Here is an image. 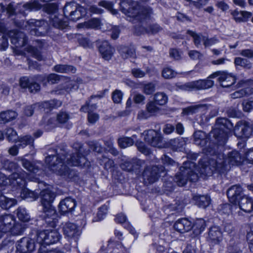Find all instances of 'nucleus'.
<instances>
[{
    "mask_svg": "<svg viewBox=\"0 0 253 253\" xmlns=\"http://www.w3.org/2000/svg\"><path fill=\"white\" fill-rule=\"evenodd\" d=\"M82 148L80 147L78 152L69 155L68 157L66 153L63 151L60 154H49L45 158V163L48 166L50 169L58 175L65 178H71L74 175V172L71 170L65 165V160L70 166L87 167L89 166L86 159L82 153Z\"/></svg>",
    "mask_w": 253,
    "mask_h": 253,
    "instance_id": "1",
    "label": "nucleus"
},
{
    "mask_svg": "<svg viewBox=\"0 0 253 253\" xmlns=\"http://www.w3.org/2000/svg\"><path fill=\"white\" fill-rule=\"evenodd\" d=\"M243 161V158L235 150L229 152L227 156L222 154L214 155L209 159L203 158L200 160V172L207 176L212 175L214 171L222 173L228 170L231 165H239Z\"/></svg>",
    "mask_w": 253,
    "mask_h": 253,
    "instance_id": "2",
    "label": "nucleus"
},
{
    "mask_svg": "<svg viewBox=\"0 0 253 253\" xmlns=\"http://www.w3.org/2000/svg\"><path fill=\"white\" fill-rule=\"evenodd\" d=\"M122 10L130 19L128 20L133 23L140 22L144 24L150 19L151 15L153 14L152 9L149 6H140L136 2H132L127 8L126 2H122Z\"/></svg>",
    "mask_w": 253,
    "mask_h": 253,
    "instance_id": "3",
    "label": "nucleus"
},
{
    "mask_svg": "<svg viewBox=\"0 0 253 253\" xmlns=\"http://www.w3.org/2000/svg\"><path fill=\"white\" fill-rule=\"evenodd\" d=\"M59 76L55 74H50L47 77L38 75L33 77H23L19 80L20 86L23 88H28L31 93H36L40 89L38 82H47L55 84L59 80Z\"/></svg>",
    "mask_w": 253,
    "mask_h": 253,
    "instance_id": "4",
    "label": "nucleus"
},
{
    "mask_svg": "<svg viewBox=\"0 0 253 253\" xmlns=\"http://www.w3.org/2000/svg\"><path fill=\"white\" fill-rule=\"evenodd\" d=\"M233 128V124L227 119L218 118L216 120V126L210 132V136L214 138L216 142L223 145L226 142L228 133Z\"/></svg>",
    "mask_w": 253,
    "mask_h": 253,
    "instance_id": "5",
    "label": "nucleus"
},
{
    "mask_svg": "<svg viewBox=\"0 0 253 253\" xmlns=\"http://www.w3.org/2000/svg\"><path fill=\"white\" fill-rule=\"evenodd\" d=\"M194 166V164L190 161L185 162L183 164V166L180 168V171L176 174L173 179L178 186H184L188 180L195 182L198 180L197 174L192 169Z\"/></svg>",
    "mask_w": 253,
    "mask_h": 253,
    "instance_id": "6",
    "label": "nucleus"
},
{
    "mask_svg": "<svg viewBox=\"0 0 253 253\" xmlns=\"http://www.w3.org/2000/svg\"><path fill=\"white\" fill-rule=\"evenodd\" d=\"M61 236L56 230H45L38 231L34 238L40 245H48L57 242Z\"/></svg>",
    "mask_w": 253,
    "mask_h": 253,
    "instance_id": "7",
    "label": "nucleus"
},
{
    "mask_svg": "<svg viewBox=\"0 0 253 253\" xmlns=\"http://www.w3.org/2000/svg\"><path fill=\"white\" fill-rule=\"evenodd\" d=\"M193 137L194 143L197 145L204 147L205 153L209 155L214 154L215 152L213 148L215 146L213 147H210L211 142L206 133L201 130L196 131L194 132Z\"/></svg>",
    "mask_w": 253,
    "mask_h": 253,
    "instance_id": "8",
    "label": "nucleus"
},
{
    "mask_svg": "<svg viewBox=\"0 0 253 253\" xmlns=\"http://www.w3.org/2000/svg\"><path fill=\"white\" fill-rule=\"evenodd\" d=\"M28 178V175L25 171L14 172L8 177L7 186L18 187L21 190L26 186V179Z\"/></svg>",
    "mask_w": 253,
    "mask_h": 253,
    "instance_id": "9",
    "label": "nucleus"
},
{
    "mask_svg": "<svg viewBox=\"0 0 253 253\" xmlns=\"http://www.w3.org/2000/svg\"><path fill=\"white\" fill-rule=\"evenodd\" d=\"M42 212L40 215V218L50 227H55L58 221L59 216L56 210L53 207L42 209Z\"/></svg>",
    "mask_w": 253,
    "mask_h": 253,
    "instance_id": "10",
    "label": "nucleus"
},
{
    "mask_svg": "<svg viewBox=\"0 0 253 253\" xmlns=\"http://www.w3.org/2000/svg\"><path fill=\"white\" fill-rule=\"evenodd\" d=\"M210 76L207 80H199L196 81L187 83L183 85L186 90L206 89L212 87L213 81L210 80Z\"/></svg>",
    "mask_w": 253,
    "mask_h": 253,
    "instance_id": "11",
    "label": "nucleus"
},
{
    "mask_svg": "<svg viewBox=\"0 0 253 253\" xmlns=\"http://www.w3.org/2000/svg\"><path fill=\"white\" fill-rule=\"evenodd\" d=\"M252 131L253 127L250 123L243 120L239 121L234 127V134L239 138H248Z\"/></svg>",
    "mask_w": 253,
    "mask_h": 253,
    "instance_id": "12",
    "label": "nucleus"
},
{
    "mask_svg": "<svg viewBox=\"0 0 253 253\" xmlns=\"http://www.w3.org/2000/svg\"><path fill=\"white\" fill-rule=\"evenodd\" d=\"M164 169L163 166L159 168L157 166H153L146 168L143 173L144 181L149 184L155 182L158 180L160 173L164 171Z\"/></svg>",
    "mask_w": 253,
    "mask_h": 253,
    "instance_id": "13",
    "label": "nucleus"
},
{
    "mask_svg": "<svg viewBox=\"0 0 253 253\" xmlns=\"http://www.w3.org/2000/svg\"><path fill=\"white\" fill-rule=\"evenodd\" d=\"M219 77L218 80L223 87H228L235 83V78L232 74L225 71H216L210 76L211 79Z\"/></svg>",
    "mask_w": 253,
    "mask_h": 253,
    "instance_id": "14",
    "label": "nucleus"
},
{
    "mask_svg": "<svg viewBox=\"0 0 253 253\" xmlns=\"http://www.w3.org/2000/svg\"><path fill=\"white\" fill-rule=\"evenodd\" d=\"M144 140L149 145L155 147H161L162 146V137L161 134L154 129H149L144 131Z\"/></svg>",
    "mask_w": 253,
    "mask_h": 253,
    "instance_id": "15",
    "label": "nucleus"
},
{
    "mask_svg": "<svg viewBox=\"0 0 253 253\" xmlns=\"http://www.w3.org/2000/svg\"><path fill=\"white\" fill-rule=\"evenodd\" d=\"M15 223V217L11 214H6L0 216V238L10 231Z\"/></svg>",
    "mask_w": 253,
    "mask_h": 253,
    "instance_id": "16",
    "label": "nucleus"
},
{
    "mask_svg": "<svg viewBox=\"0 0 253 253\" xmlns=\"http://www.w3.org/2000/svg\"><path fill=\"white\" fill-rule=\"evenodd\" d=\"M7 35L10 38L11 43L17 47L23 46L27 42L28 39L22 32L10 30L8 32Z\"/></svg>",
    "mask_w": 253,
    "mask_h": 253,
    "instance_id": "17",
    "label": "nucleus"
},
{
    "mask_svg": "<svg viewBox=\"0 0 253 253\" xmlns=\"http://www.w3.org/2000/svg\"><path fill=\"white\" fill-rule=\"evenodd\" d=\"M16 252L19 253H30L35 248L34 241L28 237H24L16 243Z\"/></svg>",
    "mask_w": 253,
    "mask_h": 253,
    "instance_id": "18",
    "label": "nucleus"
},
{
    "mask_svg": "<svg viewBox=\"0 0 253 253\" xmlns=\"http://www.w3.org/2000/svg\"><path fill=\"white\" fill-rule=\"evenodd\" d=\"M64 236L68 239H73L76 241L81 234L79 228L75 224L71 222L65 223L62 227Z\"/></svg>",
    "mask_w": 253,
    "mask_h": 253,
    "instance_id": "19",
    "label": "nucleus"
},
{
    "mask_svg": "<svg viewBox=\"0 0 253 253\" xmlns=\"http://www.w3.org/2000/svg\"><path fill=\"white\" fill-rule=\"evenodd\" d=\"M44 24V21L31 19L26 22L25 27L26 30L30 31L32 35L40 36H42L43 33L40 29Z\"/></svg>",
    "mask_w": 253,
    "mask_h": 253,
    "instance_id": "20",
    "label": "nucleus"
},
{
    "mask_svg": "<svg viewBox=\"0 0 253 253\" xmlns=\"http://www.w3.org/2000/svg\"><path fill=\"white\" fill-rule=\"evenodd\" d=\"M243 192V188L240 185L232 186L227 191V195L229 201L234 205L237 204L239 200L244 195Z\"/></svg>",
    "mask_w": 253,
    "mask_h": 253,
    "instance_id": "21",
    "label": "nucleus"
},
{
    "mask_svg": "<svg viewBox=\"0 0 253 253\" xmlns=\"http://www.w3.org/2000/svg\"><path fill=\"white\" fill-rule=\"evenodd\" d=\"M76 206L75 199L70 197L66 198L60 201L58 205L59 211L62 214L71 213Z\"/></svg>",
    "mask_w": 253,
    "mask_h": 253,
    "instance_id": "22",
    "label": "nucleus"
},
{
    "mask_svg": "<svg viewBox=\"0 0 253 253\" xmlns=\"http://www.w3.org/2000/svg\"><path fill=\"white\" fill-rule=\"evenodd\" d=\"M81 79H77V81H71L68 83L66 85L62 87L58 86L57 89L52 91L55 94L60 95L65 94V92H69L72 90H76L79 88V84L82 83Z\"/></svg>",
    "mask_w": 253,
    "mask_h": 253,
    "instance_id": "23",
    "label": "nucleus"
},
{
    "mask_svg": "<svg viewBox=\"0 0 253 253\" xmlns=\"http://www.w3.org/2000/svg\"><path fill=\"white\" fill-rule=\"evenodd\" d=\"M163 28L158 24H152L147 28L141 25L135 29V32L137 35H140L144 34H155L162 30Z\"/></svg>",
    "mask_w": 253,
    "mask_h": 253,
    "instance_id": "24",
    "label": "nucleus"
},
{
    "mask_svg": "<svg viewBox=\"0 0 253 253\" xmlns=\"http://www.w3.org/2000/svg\"><path fill=\"white\" fill-rule=\"evenodd\" d=\"M240 209L246 212L253 211V199L247 195H243L237 202Z\"/></svg>",
    "mask_w": 253,
    "mask_h": 253,
    "instance_id": "25",
    "label": "nucleus"
},
{
    "mask_svg": "<svg viewBox=\"0 0 253 253\" xmlns=\"http://www.w3.org/2000/svg\"><path fill=\"white\" fill-rule=\"evenodd\" d=\"M40 195L41 202L43 209L52 207L51 203L55 198V195L53 192L48 189L43 190L40 192Z\"/></svg>",
    "mask_w": 253,
    "mask_h": 253,
    "instance_id": "26",
    "label": "nucleus"
},
{
    "mask_svg": "<svg viewBox=\"0 0 253 253\" xmlns=\"http://www.w3.org/2000/svg\"><path fill=\"white\" fill-rule=\"evenodd\" d=\"M222 233L218 227L213 226L210 229L208 241L211 244H217L222 240Z\"/></svg>",
    "mask_w": 253,
    "mask_h": 253,
    "instance_id": "27",
    "label": "nucleus"
},
{
    "mask_svg": "<svg viewBox=\"0 0 253 253\" xmlns=\"http://www.w3.org/2000/svg\"><path fill=\"white\" fill-rule=\"evenodd\" d=\"M173 227L176 231L183 233L192 229V223L187 218H181L175 222Z\"/></svg>",
    "mask_w": 253,
    "mask_h": 253,
    "instance_id": "28",
    "label": "nucleus"
},
{
    "mask_svg": "<svg viewBox=\"0 0 253 253\" xmlns=\"http://www.w3.org/2000/svg\"><path fill=\"white\" fill-rule=\"evenodd\" d=\"M99 51L104 59L109 60L111 58L114 49L107 41H103L99 46Z\"/></svg>",
    "mask_w": 253,
    "mask_h": 253,
    "instance_id": "29",
    "label": "nucleus"
},
{
    "mask_svg": "<svg viewBox=\"0 0 253 253\" xmlns=\"http://www.w3.org/2000/svg\"><path fill=\"white\" fill-rule=\"evenodd\" d=\"M208 107L206 105H196L184 108L182 113L185 115H191L196 113L205 114L206 113Z\"/></svg>",
    "mask_w": 253,
    "mask_h": 253,
    "instance_id": "30",
    "label": "nucleus"
},
{
    "mask_svg": "<svg viewBox=\"0 0 253 253\" xmlns=\"http://www.w3.org/2000/svg\"><path fill=\"white\" fill-rule=\"evenodd\" d=\"M17 113L12 110H7L0 113V124H5L9 123L17 117Z\"/></svg>",
    "mask_w": 253,
    "mask_h": 253,
    "instance_id": "31",
    "label": "nucleus"
},
{
    "mask_svg": "<svg viewBox=\"0 0 253 253\" xmlns=\"http://www.w3.org/2000/svg\"><path fill=\"white\" fill-rule=\"evenodd\" d=\"M205 221L202 218L197 219L193 225H192L193 232L195 236L200 235L206 227Z\"/></svg>",
    "mask_w": 253,
    "mask_h": 253,
    "instance_id": "32",
    "label": "nucleus"
},
{
    "mask_svg": "<svg viewBox=\"0 0 253 253\" xmlns=\"http://www.w3.org/2000/svg\"><path fill=\"white\" fill-rule=\"evenodd\" d=\"M50 22L53 27L59 29H64L68 26L67 22L63 21L56 15H50Z\"/></svg>",
    "mask_w": 253,
    "mask_h": 253,
    "instance_id": "33",
    "label": "nucleus"
},
{
    "mask_svg": "<svg viewBox=\"0 0 253 253\" xmlns=\"http://www.w3.org/2000/svg\"><path fill=\"white\" fill-rule=\"evenodd\" d=\"M50 22L53 27L59 29H64L68 26L67 22L63 21L56 15H50Z\"/></svg>",
    "mask_w": 253,
    "mask_h": 253,
    "instance_id": "34",
    "label": "nucleus"
},
{
    "mask_svg": "<svg viewBox=\"0 0 253 253\" xmlns=\"http://www.w3.org/2000/svg\"><path fill=\"white\" fill-rule=\"evenodd\" d=\"M119 52L124 59L129 57L135 58L136 55L135 50L133 47L121 46L119 48Z\"/></svg>",
    "mask_w": 253,
    "mask_h": 253,
    "instance_id": "35",
    "label": "nucleus"
},
{
    "mask_svg": "<svg viewBox=\"0 0 253 253\" xmlns=\"http://www.w3.org/2000/svg\"><path fill=\"white\" fill-rule=\"evenodd\" d=\"M17 204L16 200L14 198H9L0 195V206L3 209H8Z\"/></svg>",
    "mask_w": 253,
    "mask_h": 253,
    "instance_id": "36",
    "label": "nucleus"
},
{
    "mask_svg": "<svg viewBox=\"0 0 253 253\" xmlns=\"http://www.w3.org/2000/svg\"><path fill=\"white\" fill-rule=\"evenodd\" d=\"M86 13V9L83 6L79 5L77 9L73 11L68 19L73 21H76L85 16Z\"/></svg>",
    "mask_w": 253,
    "mask_h": 253,
    "instance_id": "37",
    "label": "nucleus"
},
{
    "mask_svg": "<svg viewBox=\"0 0 253 253\" xmlns=\"http://www.w3.org/2000/svg\"><path fill=\"white\" fill-rule=\"evenodd\" d=\"M20 196L23 199H29L31 201H34L38 198V193L31 191L25 187L21 190Z\"/></svg>",
    "mask_w": 253,
    "mask_h": 253,
    "instance_id": "38",
    "label": "nucleus"
},
{
    "mask_svg": "<svg viewBox=\"0 0 253 253\" xmlns=\"http://www.w3.org/2000/svg\"><path fill=\"white\" fill-rule=\"evenodd\" d=\"M187 34L193 38V42L196 46L198 47L201 45V42H204L206 36L201 33H197L195 32L187 30Z\"/></svg>",
    "mask_w": 253,
    "mask_h": 253,
    "instance_id": "39",
    "label": "nucleus"
},
{
    "mask_svg": "<svg viewBox=\"0 0 253 253\" xmlns=\"http://www.w3.org/2000/svg\"><path fill=\"white\" fill-rule=\"evenodd\" d=\"M137 136L133 134L130 137H123L118 139L119 146L122 148H126L127 147L132 146L134 143V138H136Z\"/></svg>",
    "mask_w": 253,
    "mask_h": 253,
    "instance_id": "40",
    "label": "nucleus"
},
{
    "mask_svg": "<svg viewBox=\"0 0 253 253\" xmlns=\"http://www.w3.org/2000/svg\"><path fill=\"white\" fill-rule=\"evenodd\" d=\"M54 70L61 73H74L76 70L74 67L67 65H57L54 67Z\"/></svg>",
    "mask_w": 253,
    "mask_h": 253,
    "instance_id": "41",
    "label": "nucleus"
},
{
    "mask_svg": "<svg viewBox=\"0 0 253 253\" xmlns=\"http://www.w3.org/2000/svg\"><path fill=\"white\" fill-rule=\"evenodd\" d=\"M100 21L97 18L91 19L84 23L78 24V27L79 28H97L100 25Z\"/></svg>",
    "mask_w": 253,
    "mask_h": 253,
    "instance_id": "42",
    "label": "nucleus"
},
{
    "mask_svg": "<svg viewBox=\"0 0 253 253\" xmlns=\"http://www.w3.org/2000/svg\"><path fill=\"white\" fill-rule=\"evenodd\" d=\"M18 165L16 163L7 159H1L0 162V168L5 170L12 171L17 169Z\"/></svg>",
    "mask_w": 253,
    "mask_h": 253,
    "instance_id": "43",
    "label": "nucleus"
},
{
    "mask_svg": "<svg viewBox=\"0 0 253 253\" xmlns=\"http://www.w3.org/2000/svg\"><path fill=\"white\" fill-rule=\"evenodd\" d=\"M234 64L236 66H240L247 69L252 67V63L248 59L240 57L235 58Z\"/></svg>",
    "mask_w": 253,
    "mask_h": 253,
    "instance_id": "44",
    "label": "nucleus"
},
{
    "mask_svg": "<svg viewBox=\"0 0 253 253\" xmlns=\"http://www.w3.org/2000/svg\"><path fill=\"white\" fill-rule=\"evenodd\" d=\"M197 205L200 208H205L210 203V198L208 196H199L194 197Z\"/></svg>",
    "mask_w": 253,
    "mask_h": 253,
    "instance_id": "45",
    "label": "nucleus"
},
{
    "mask_svg": "<svg viewBox=\"0 0 253 253\" xmlns=\"http://www.w3.org/2000/svg\"><path fill=\"white\" fill-rule=\"evenodd\" d=\"M79 5L77 3L73 1L67 3L63 8L64 16L68 18L73 11L77 9Z\"/></svg>",
    "mask_w": 253,
    "mask_h": 253,
    "instance_id": "46",
    "label": "nucleus"
},
{
    "mask_svg": "<svg viewBox=\"0 0 253 253\" xmlns=\"http://www.w3.org/2000/svg\"><path fill=\"white\" fill-rule=\"evenodd\" d=\"M186 140L184 138L179 137L170 140V144L172 147L176 149L181 150L186 145Z\"/></svg>",
    "mask_w": 253,
    "mask_h": 253,
    "instance_id": "47",
    "label": "nucleus"
},
{
    "mask_svg": "<svg viewBox=\"0 0 253 253\" xmlns=\"http://www.w3.org/2000/svg\"><path fill=\"white\" fill-rule=\"evenodd\" d=\"M154 102L159 105H165L168 101V97L164 92H157L154 96Z\"/></svg>",
    "mask_w": 253,
    "mask_h": 253,
    "instance_id": "48",
    "label": "nucleus"
},
{
    "mask_svg": "<svg viewBox=\"0 0 253 253\" xmlns=\"http://www.w3.org/2000/svg\"><path fill=\"white\" fill-rule=\"evenodd\" d=\"M17 215L18 218L23 222H27L30 218L29 214L24 208L19 207L17 209Z\"/></svg>",
    "mask_w": 253,
    "mask_h": 253,
    "instance_id": "49",
    "label": "nucleus"
},
{
    "mask_svg": "<svg viewBox=\"0 0 253 253\" xmlns=\"http://www.w3.org/2000/svg\"><path fill=\"white\" fill-rule=\"evenodd\" d=\"M108 207L107 205H104L100 207L98 209V211L97 213L96 217H95L93 221H99L102 220L106 216Z\"/></svg>",
    "mask_w": 253,
    "mask_h": 253,
    "instance_id": "50",
    "label": "nucleus"
},
{
    "mask_svg": "<svg viewBox=\"0 0 253 253\" xmlns=\"http://www.w3.org/2000/svg\"><path fill=\"white\" fill-rule=\"evenodd\" d=\"M22 7L26 10H38L41 8V5L37 1H33L24 4Z\"/></svg>",
    "mask_w": 253,
    "mask_h": 253,
    "instance_id": "51",
    "label": "nucleus"
},
{
    "mask_svg": "<svg viewBox=\"0 0 253 253\" xmlns=\"http://www.w3.org/2000/svg\"><path fill=\"white\" fill-rule=\"evenodd\" d=\"M18 142L19 143L18 144L19 147L24 148L28 145H31L33 143L34 139L33 137L30 135H26L22 137H21L19 139Z\"/></svg>",
    "mask_w": 253,
    "mask_h": 253,
    "instance_id": "52",
    "label": "nucleus"
},
{
    "mask_svg": "<svg viewBox=\"0 0 253 253\" xmlns=\"http://www.w3.org/2000/svg\"><path fill=\"white\" fill-rule=\"evenodd\" d=\"M24 231V225L18 222H16L12 226L10 231L14 235H18L22 234Z\"/></svg>",
    "mask_w": 253,
    "mask_h": 253,
    "instance_id": "53",
    "label": "nucleus"
},
{
    "mask_svg": "<svg viewBox=\"0 0 253 253\" xmlns=\"http://www.w3.org/2000/svg\"><path fill=\"white\" fill-rule=\"evenodd\" d=\"M156 104L155 102L151 101L148 102L146 105V110L151 116L155 115L160 111V108L156 105Z\"/></svg>",
    "mask_w": 253,
    "mask_h": 253,
    "instance_id": "54",
    "label": "nucleus"
},
{
    "mask_svg": "<svg viewBox=\"0 0 253 253\" xmlns=\"http://www.w3.org/2000/svg\"><path fill=\"white\" fill-rule=\"evenodd\" d=\"M22 164L23 167L29 171L35 173L38 170V167L36 166L26 159H23L22 160Z\"/></svg>",
    "mask_w": 253,
    "mask_h": 253,
    "instance_id": "55",
    "label": "nucleus"
},
{
    "mask_svg": "<svg viewBox=\"0 0 253 253\" xmlns=\"http://www.w3.org/2000/svg\"><path fill=\"white\" fill-rule=\"evenodd\" d=\"M27 51L33 57L41 61L42 59V55L41 54L40 51L36 47L32 46H30L27 48Z\"/></svg>",
    "mask_w": 253,
    "mask_h": 253,
    "instance_id": "56",
    "label": "nucleus"
},
{
    "mask_svg": "<svg viewBox=\"0 0 253 253\" xmlns=\"http://www.w3.org/2000/svg\"><path fill=\"white\" fill-rule=\"evenodd\" d=\"M5 134L9 141L15 142L18 138L16 131L12 128H7L6 130Z\"/></svg>",
    "mask_w": 253,
    "mask_h": 253,
    "instance_id": "57",
    "label": "nucleus"
},
{
    "mask_svg": "<svg viewBox=\"0 0 253 253\" xmlns=\"http://www.w3.org/2000/svg\"><path fill=\"white\" fill-rule=\"evenodd\" d=\"M69 119V115L66 112L61 111L57 115L56 120L60 124L66 123Z\"/></svg>",
    "mask_w": 253,
    "mask_h": 253,
    "instance_id": "58",
    "label": "nucleus"
},
{
    "mask_svg": "<svg viewBox=\"0 0 253 253\" xmlns=\"http://www.w3.org/2000/svg\"><path fill=\"white\" fill-rule=\"evenodd\" d=\"M155 84L153 83L146 84L143 85V92L147 95H150L155 91Z\"/></svg>",
    "mask_w": 253,
    "mask_h": 253,
    "instance_id": "59",
    "label": "nucleus"
},
{
    "mask_svg": "<svg viewBox=\"0 0 253 253\" xmlns=\"http://www.w3.org/2000/svg\"><path fill=\"white\" fill-rule=\"evenodd\" d=\"M249 88H246L236 91L230 94L231 97L233 99L242 97L249 94Z\"/></svg>",
    "mask_w": 253,
    "mask_h": 253,
    "instance_id": "60",
    "label": "nucleus"
},
{
    "mask_svg": "<svg viewBox=\"0 0 253 253\" xmlns=\"http://www.w3.org/2000/svg\"><path fill=\"white\" fill-rule=\"evenodd\" d=\"M176 73L171 68L167 67L162 71V76L165 79H171L175 76Z\"/></svg>",
    "mask_w": 253,
    "mask_h": 253,
    "instance_id": "61",
    "label": "nucleus"
},
{
    "mask_svg": "<svg viewBox=\"0 0 253 253\" xmlns=\"http://www.w3.org/2000/svg\"><path fill=\"white\" fill-rule=\"evenodd\" d=\"M44 11L51 15H56L55 13L57 10V5L56 3H52L47 4L44 7Z\"/></svg>",
    "mask_w": 253,
    "mask_h": 253,
    "instance_id": "62",
    "label": "nucleus"
},
{
    "mask_svg": "<svg viewBox=\"0 0 253 253\" xmlns=\"http://www.w3.org/2000/svg\"><path fill=\"white\" fill-rule=\"evenodd\" d=\"M133 171L136 172L139 170L140 168L145 166V162L143 160L133 159H132Z\"/></svg>",
    "mask_w": 253,
    "mask_h": 253,
    "instance_id": "63",
    "label": "nucleus"
},
{
    "mask_svg": "<svg viewBox=\"0 0 253 253\" xmlns=\"http://www.w3.org/2000/svg\"><path fill=\"white\" fill-rule=\"evenodd\" d=\"M123 94L122 92L118 89L115 90L112 93V98L114 103H119L121 102Z\"/></svg>",
    "mask_w": 253,
    "mask_h": 253,
    "instance_id": "64",
    "label": "nucleus"
}]
</instances>
